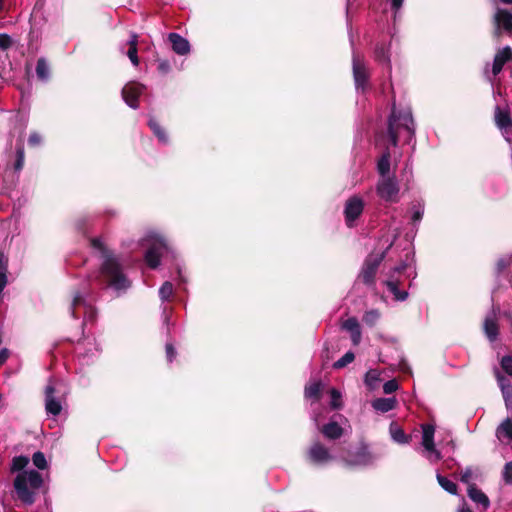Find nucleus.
<instances>
[{
  "label": "nucleus",
  "instance_id": "obj_37",
  "mask_svg": "<svg viewBox=\"0 0 512 512\" xmlns=\"http://www.w3.org/2000/svg\"><path fill=\"white\" fill-rule=\"evenodd\" d=\"M173 292V284L170 281H165L159 289V297L161 301H169L173 295Z\"/></svg>",
  "mask_w": 512,
  "mask_h": 512
},
{
  "label": "nucleus",
  "instance_id": "obj_40",
  "mask_svg": "<svg viewBox=\"0 0 512 512\" xmlns=\"http://www.w3.org/2000/svg\"><path fill=\"white\" fill-rule=\"evenodd\" d=\"M32 461L35 467L40 470H44L47 468V460L43 452L37 451L32 456Z\"/></svg>",
  "mask_w": 512,
  "mask_h": 512
},
{
  "label": "nucleus",
  "instance_id": "obj_58",
  "mask_svg": "<svg viewBox=\"0 0 512 512\" xmlns=\"http://www.w3.org/2000/svg\"><path fill=\"white\" fill-rule=\"evenodd\" d=\"M509 265V261L506 259H499L497 262L498 272L503 271Z\"/></svg>",
  "mask_w": 512,
  "mask_h": 512
},
{
  "label": "nucleus",
  "instance_id": "obj_56",
  "mask_svg": "<svg viewBox=\"0 0 512 512\" xmlns=\"http://www.w3.org/2000/svg\"><path fill=\"white\" fill-rule=\"evenodd\" d=\"M158 70L163 73V74H166L170 71V64L167 60H161L159 61L158 63Z\"/></svg>",
  "mask_w": 512,
  "mask_h": 512
},
{
  "label": "nucleus",
  "instance_id": "obj_7",
  "mask_svg": "<svg viewBox=\"0 0 512 512\" xmlns=\"http://www.w3.org/2000/svg\"><path fill=\"white\" fill-rule=\"evenodd\" d=\"M306 457L309 463L315 466H326L337 459L332 448L326 447L320 441H314L307 450Z\"/></svg>",
  "mask_w": 512,
  "mask_h": 512
},
{
  "label": "nucleus",
  "instance_id": "obj_50",
  "mask_svg": "<svg viewBox=\"0 0 512 512\" xmlns=\"http://www.w3.org/2000/svg\"><path fill=\"white\" fill-rule=\"evenodd\" d=\"M398 383L396 380L392 379L384 383L383 392L385 394H392L398 389Z\"/></svg>",
  "mask_w": 512,
  "mask_h": 512
},
{
  "label": "nucleus",
  "instance_id": "obj_60",
  "mask_svg": "<svg viewBox=\"0 0 512 512\" xmlns=\"http://www.w3.org/2000/svg\"><path fill=\"white\" fill-rule=\"evenodd\" d=\"M504 4H512V0H500Z\"/></svg>",
  "mask_w": 512,
  "mask_h": 512
},
{
  "label": "nucleus",
  "instance_id": "obj_59",
  "mask_svg": "<svg viewBox=\"0 0 512 512\" xmlns=\"http://www.w3.org/2000/svg\"><path fill=\"white\" fill-rule=\"evenodd\" d=\"M457 512H472L470 508L466 506L464 503L461 507L458 508Z\"/></svg>",
  "mask_w": 512,
  "mask_h": 512
},
{
  "label": "nucleus",
  "instance_id": "obj_34",
  "mask_svg": "<svg viewBox=\"0 0 512 512\" xmlns=\"http://www.w3.org/2000/svg\"><path fill=\"white\" fill-rule=\"evenodd\" d=\"M425 211L424 203L421 201H417L414 203L411 207V221L414 225H417L420 223V221L423 218Z\"/></svg>",
  "mask_w": 512,
  "mask_h": 512
},
{
  "label": "nucleus",
  "instance_id": "obj_38",
  "mask_svg": "<svg viewBox=\"0 0 512 512\" xmlns=\"http://www.w3.org/2000/svg\"><path fill=\"white\" fill-rule=\"evenodd\" d=\"M321 391V382H313L305 387V397L318 399Z\"/></svg>",
  "mask_w": 512,
  "mask_h": 512
},
{
  "label": "nucleus",
  "instance_id": "obj_55",
  "mask_svg": "<svg viewBox=\"0 0 512 512\" xmlns=\"http://www.w3.org/2000/svg\"><path fill=\"white\" fill-rule=\"evenodd\" d=\"M176 271L178 275V281L183 284L187 283V278L184 274V267L180 264H177Z\"/></svg>",
  "mask_w": 512,
  "mask_h": 512
},
{
  "label": "nucleus",
  "instance_id": "obj_49",
  "mask_svg": "<svg viewBox=\"0 0 512 512\" xmlns=\"http://www.w3.org/2000/svg\"><path fill=\"white\" fill-rule=\"evenodd\" d=\"M474 471L471 467H467L461 474V482L469 485H472L471 480L473 479Z\"/></svg>",
  "mask_w": 512,
  "mask_h": 512
},
{
  "label": "nucleus",
  "instance_id": "obj_36",
  "mask_svg": "<svg viewBox=\"0 0 512 512\" xmlns=\"http://www.w3.org/2000/svg\"><path fill=\"white\" fill-rule=\"evenodd\" d=\"M29 463V458L27 456H23V455H20V456H15L13 459H12V462H11V471L12 472H23L25 471L24 468L28 465Z\"/></svg>",
  "mask_w": 512,
  "mask_h": 512
},
{
  "label": "nucleus",
  "instance_id": "obj_15",
  "mask_svg": "<svg viewBox=\"0 0 512 512\" xmlns=\"http://www.w3.org/2000/svg\"><path fill=\"white\" fill-rule=\"evenodd\" d=\"M341 459L347 466H368L375 461V457L366 447L357 449L347 457L341 456Z\"/></svg>",
  "mask_w": 512,
  "mask_h": 512
},
{
  "label": "nucleus",
  "instance_id": "obj_3",
  "mask_svg": "<svg viewBox=\"0 0 512 512\" xmlns=\"http://www.w3.org/2000/svg\"><path fill=\"white\" fill-rule=\"evenodd\" d=\"M402 134L406 135L407 143H410L415 135L412 112L410 108L397 109L393 106L388 119V138L392 146H397Z\"/></svg>",
  "mask_w": 512,
  "mask_h": 512
},
{
  "label": "nucleus",
  "instance_id": "obj_14",
  "mask_svg": "<svg viewBox=\"0 0 512 512\" xmlns=\"http://www.w3.org/2000/svg\"><path fill=\"white\" fill-rule=\"evenodd\" d=\"M494 121L497 128L507 142H512V119L507 109L495 107Z\"/></svg>",
  "mask_w": 512,
  "mask_h": 512
},
{
  "label": "nucleus",
  "instance_id": "obj_4",
  "mask_svg": "<svg viewBox=\"0 0 512 512\" xmlns=\"http://www.w3.org/2000/svg\"><path fill=\"white\" fill-rule=\"evenodd\" d=\"M44 479L36 470L20 472L13 481L16 498L25 506H31L43 487Z\"/></svg>",
  "mask_w": 512,
  "mask_h": 512
},
{
  "label": "nucleus",
  "instance_id": "obj_61",
  "mask_svg": "<svg viewBox=\"0 0 512 512\" xmlns=\"http://www.w3.org/2000/svg\"><path fill=\"white\" fill-rule=\"evenodd\" d=\"M4 8V0H0V11Z\"/></svg>",
  "mask_w": 512,
  "mask_h": 512
},
{
  "label": "nucleus",
  "instance_id": "obj_44",
  "mask_svg": "<svg viewBox=\"0 0 512 512\" xmlns=\"http://www.w3.org/2000/svg\"><path fill=\"white\" fill-rule=\"evenodd\" d=\"M24 148L22 146H18L16 150V161L14 164L15 171L19 172L24 166Z\"/></svg>",
  "mask_w": 512,
  "mask_h": 512
},
{
  "label": "nucleus",
  "instance_id": "obj_39",
  "mask_svg": "<svg viewBox=\"0 0 512 512\" xmlns=\"http://www.w3.org/2000/svg\"><path fill=\"white\" fill-rule=\"evenodd\" d=\"M355 358V355L353 352L348 351L346 352L340 359H338L336 362H334L333 367L335 369H341L348 364H350Z\"/></svg>",
  "mask_w": 512,
  "mask_h": 512
},
{
  "label": "nucleus",
  "instance_id": "obj_22",
  "mask_svg": "<svg viewBox=\"0 0 512 512\" xmlns=\"http://www.w3.org/2000/svg\"><path fill=\"white\" fill-rule=\"evenodd\" d=\"M467 494L468 497L482 510L485 511L490 507L489 498L475 484L469 485L467 489Z\"/></svg>",
  "mask_w": 512,
  "mask_h": 512
},
{
  "label": "nucleus",
  "instance_id": "obj_27",
  "mask_svg": "<svg viewBox=\"0 0 512 512\" xmlns=\"http://www.w3.org/2000/svg\"><path fill=\"white\" fill-rule=\"evenodd\" d=\"M389 46L385 43H378L375 47L374 57L379 64L386 65L388 70L391 71Z\"/></svg>",
  "mask_w": 512,
  "mask_h": 512
},
{
  "label": "nucleus",
  "instance_id": "obj_11",
  "mask_svg": "<svg viewBox=\"0 0 512 512\" xmlns=\"http://www.w3.org/2000/svg\"><path fill=\"white\" fill-rule=\"evenodd\" d=\"M385 257V251L377 254V255H369L361 269V272L359 274V279L365 283L366 285H372L374 283V278L376 275V272L378 270V267L382 260Z\"/></svg>",
  "mask_w": 512,
  "mask_h": 512
},
{
  "label": "nucleus",
  "instance_id": "obj_28",
  "mask_svg": "<svg viewBox=\"0 0 512 512\" xmlns=\"http://www.w3.org/2000/svg\"><path fill=\"white\" fill-rule=\"evenodd\" d=\"M389 434L391 439L398 444H409L411 441V436L407 435L396 422H391Z\"/></svg>",
  "mask_w": 512,
  "mask_h": 512
},
{
  "label": "nucleus",
  "instance_id": "obj_42",
  "mask_svg": "<svg viewBox=\"0 0 512 512\" xmlns=\"http://www.w3.org/2000/svg\"><path fill=\"white\" fill-rule=\"evenodd\" d=\"M495 376L501 392L512 389L510 380L503 376L497 369L495 370Z\"/></svg>",
  "mask_w": 512,
  "mask_h": 512
},
{
  "label": "nucleus",
  "instance_id": "obj_53",
  "mask_svg": "<svg viewBox=\"0 0 512 512\" xmlns=\"http://www.w3.org/2000/svg\"><path fill=\"white\" fill-rule=\"evenodd\" d=\"M12 40L8 34H0V48L6 50L11 46Z\"/></svg>",
  "mask_w": 512,
  "mask_h": 512
},
{
  "label": "nucleus",
  "instance_id": "obj_54",
  "mask_svg": "<svg viewBox=\"0 0 512 512\" xmlns=\"http://www.w3.org/2000/svg\"><path fill=\"white\" fill-rule=\"evenodd\" d=\"M166 357L168 362H172L176 357V350L171 343L166 344Z\"/></svg>",
  "mask_w": 512,
  "mask_h": 512
},
{
  "label": "nucleus",
  "instance_id": "obj_57",
  "mask_svg": "<svg viewBox=\"0 0 512 512\" xmlns=\"http://www.w3.org/2000/svg\"><path fill=\"white\" fill-rule=\"evenodd\" d=\"M10 355V352L7 348H2L0 350V365H2L3 363L6 362V360L8 359Z\"/></svg>",
  "mask_w": 512,
  "mask_h": 512
},
{
  "label": "nucleus",
  "instance_id": "obj_5",
  "mask_svg": "<svg viewBox=\"0 0 512 512\" xmlns=\"http://www.w3.org/2000/svg\"><path fill=\"white\" fill-rule=\"evenodd\" d=\"M311 417L324 438L328 440H337L343 436L345 430L341 424L343 422H347V419L343 415H334L329 422L322 426H320V416L318 414L313 413Z\"/></svg>",
  "mask_w": 512,
  "mask_h": 512
},
{
  "label": "nucleus",
  "instance_id": "obj_17",
  "mask_svg": "<svg viewBox=\"0 0 512 512\" xmlns=\"http://www.w3.org/2000/svg\"><path fill=\"white\" fill-rule=\"evenodd\" d=\"M145 87L137 82H130L126 84L122 89V98L125 103L132 109H137L138 98L144 92Z\"/></svg>",
  "mask_w": 512,
  "mask_h": 512
},
{
  "label": "nucleus",
  "instance_id": "obj_47",
  "mask_svg": "<svg viewBox=\"0 0 512 512\" xmlns=\"http://www.w3.org/2000/svg\"><path fill=\"white\" fill-rule=\"evenodd\" d=\"M500 365L505 373H507L509 376H512V356H503L500 361Z\"/></svg>",
  "mask_w": 512,
  "mask_h": 512
},
{
  "label": "nucleus",
  "instance_id": "obj_10",
  "mask_svg": "<svg viewBox=\"0 0 512 512\" xmlns=\"http://www.w3.org/2000/svg\"><path fill=\"white\" fill-rule=\"evenodd\" d=\"M422 446L425 451L426 458L434 463L441 459V453L435 448L434 434L435 427L432 424H423L422 426Z\"/></svg>",
  "mask_w": 512,
  "mask_h": 512
},
{
  "label": "nucleus",
  "instance_id": "obj_23",
  "mask_svg": "<svg viewBox=\"0 0 512 512\" xmlns=\"http://www.w3.org/2000/svg\"><path fill=\"white\" fill-rule=\"evenodd\" d=\"M173 51L178 55H187L190 52L189 41L180 34L172 32L168 35Z\"/></svg>",
  "mask_w": 512,
  "mask_h": 512
},
{
  "label": "nucleus",
  "instance_id": "obj_9",
  "mask_svg": "<svg viewBox=\"0 0 512 512\" xmlns=\"http://www.w3.org/2000/svg\"><path fill=\"white\" fill-rule=\"evenodd\" d=\"M365 208V201L362 196L354 194L350 196L344 204V219L349 228L356 226L357 220L362 215Z\"/></svg>",
  "mask_w": 512,
  "mask_h": 512
},
{
  "label": "nucleus",
  "instance_id": "obj_21",
  "mask_svg": "<svg viewBox=\"0 0 512 512\" xmlns=\"http://www.w3.org/2000/svg\"><path fill=\"white\" fill-rule=\"evenodd\" d=\"M484 332L491 342H494L498 337L499 327L497 323V313L494 309L485 318Z\"/></svg>",
  "mask_w": 512,
  "mask_h": 512
},
{
  "label": "nucleus",
  "instance_id": "obj_51",
  "mask_svg": "<svg viewBox=\"0 0 512 512\" xmlns=\"http://www.w3.org/2000/svg\"><path fill=\"white\" fill-rule=\"evenodd\" d=\"M42 143V137L37 132H32L28 138V144L32 147H37L41 145Z\"/></svg>",
  "mask_w": 512,
  "mask_h": 512
},
{
  "label": "nucleus",
  "instance_id": "obj_43",
  "mask_svg": "<svg viewBox=\"0 0 512 512\" xmlns=\"http://www.w3.org/2000/svg\"><path fill=\"white\" fill-rule=\"evenodd\" d=\"M331 401L330 405L333 409H340L342 407V395L339 390L332 388L330 390Z\"/></svg>",
  "mask_w": 512,
  "mask_h": 512
},
{
  "label": "nucleus",
  "instance_id": "obj_52",
  "mask_svg": "<svg viewBox=\"0 0 512 512\" xmlns=\"http://www.w3.org/2000/svg\"><path fill=\"white\" fill-rule=\"evenodd\" d=\"M501 393L505 402L506 409L512 412V388Z\"/></svg>",
  "mask_w": 512,
  "mask_h": 512
},
{
  "label": "nucleus",
  "instance_id": "obj_41",
  "mask_svg": "<svg viewBox=\"0 0 512 512\" xmlns=\"http://www.w3.org/2000/svg\"><path fill=\"white\" fill-rule=\"evenodd\" d=\"M379 318H380V313H379L377 310L372 309V310L367 311V312L364 314V316H363V322H364L366 325H368V326L372 327V326H374V325L377 323V321L379 320Z\"/></svg>",
  "mask_w": 512,
  "mask_h": 512
},
{
  "label": "nucleus",
  "instance_id": "obj_1",
  "mask_svg": "<svg viewBox=\"0 0 512 512\" xmlns=\"http://www.w3.org/2000/svg\"><path fill=\"white\" fill-rule=\"evenodd\" d=\"M91 246L99 252L101 265L99 282L113 291L117 296H123L132 287V280L125 270L124 258L112 252L101 237L91 239Z\"/></svg>",
  "mask_w": 512,
  "mask_h": 512
},
{
  "label": "nucleus",
  "instance_id": "obj_35",
  "mask_svg": "<svg viewBox=\"0 0 512 512\" xmlns=\"http://www.w3.org/2000/svg\"><path fill=\"white\" fill-rule=\"evenodd\" d=\"M436 478H437V481H438L439 485L445 491H447L448 493H450L452 495H456L457 494V485L454 482H452L448 478L442 476L440 473H437Z\"/></svg>",
  "mask_w": 512,
  "mask_h": 512
},
{
  "label": "nucleus",
  "instance_id": "obj_24",
  "mask_svg": "<svg viewBox=\"0 0 512 512\" xmlns=\"http://www.w3.org/2000/svg\"><path fill=\"white\" fill-rule=\"evenodd\" d=\"M496 438L504 444L512 443V419L506 418L504 419L499 426L496 428L495 432Z\"/></svg>",
  "mask_w": 512,
  "mask_h": 512
},
{
  "label": "nucleus",
  "instance_id": "obj_46",
  "mask_svg": "<svg viewBox=\"0 0 512 512\" xmlns=\"http://www.w3.org/2000/svg\"><path fill=\"white\" fill-rule=\"evenodd\" d=\"M502 479L506 485L512 486V461L507 462L502 470Z\"/></svg>",
  "mask_w": 512,
  "mask_h": 512
},
{
  "label": "nucleus",
  "instance_id": "obj_18",
  "mask_svg": "<svg viewBox=\"0 0 512 512\" xmlns=\"http://www.w3.org/2000/svg\"><path fill=\"white\" fill-rule=\"evenodd\" d=\"M496 26V34L503 29L507 33H512V13L506 9L497 8L493 17Z\"/></svg>",
  "mask_w": 512,
  "mask_h": 512
},
{
  "label": "nucleus",
  "instance_id": "obj_19",
  "mask_svg": "<svg viewBox=\"0 0 512 512\" xmlns=\"http://www.w3.org/2000/svg\"><path fill=\"white\" fill-rule=\"evenodd\" d=\"M55 388L50 382L45 388V408L48 414L58 416L62 410L61 403L54 396Z\"/></svg>",
  "mask_w": 512,
  "mask_h": 512
},
{
  "label": "nucleus",
  "instance_id": "obj_32",
  "mask_svg": "<svg viewBox=\"0 0 512 512\" xmlns=\"http://www.w3.org/2000/svg\"><path fill=\"white\" fill-rule=\"evenodd\" d=\"M148 125L150 129L153 131L154 135L158 138L159 142L162 144L168 143V135L164 128L160 126V124L153 118L149 119Z\"/></svg>",
  "mask_w": 512,
  "mask_h": 512
},
{
  "label": "nucleus",
  "instance_id": "obj_25",
  "mask_svg": "<svg viewBox=\"0 0 512 512\" xmlns=\"http://www.w3.org/2000/svg\"><path fill=\"white\" fill-rule=\"evenodd\" d=\"M137 42H138V36L135 33H132L130 35L129 40L126 42L125 45L128 46L127 51H124V46L122 45L120 47V50L125 53L128 58L130 59L133 66L137 67L139 65V58H138V50H137Z\"/></svg>",
  "mask_w": 512,
  "mask_h": 512
},
{
  "label": "nucleus",
  "instance_id": "obj_2",
  "mask_svg": "<svg viewBox=\"0 0 512 512\" xmlns=\"http://www.w3.org/2000/svg\"><path fill=\"white\" fill-rule=\"evenodd\" d=\"M96 294L90 287V283L85 281L73 293V298L69 307L71 316L75 319L83 318L82 326L88 322H93L97 316L95 307Z\"/></svg>",
  "mask_w": 512,
  "mask_h": 512
},
{
  "label": "nucleus",
  "instance_id": "obj_13",
  "mask_svg": "<svg viewBox=\"0 0 512 512\" xmlns=\"http://www.w3.org/2000/svg\"><path fill=\"white\" fill-rule=\"evenodd\" d=\"M75 352L83 364H89L99 355L100 348L95 339L84 338L77 343Z\"/></svg>",
  "mask_w": 512,
  "mask_h": 512
},
{
  "label": "nucleus",
  "instance_id": "obj_12",
  "mask_svg": "<svg viewBox=\"0 0 512 512\" xmlns=\"http://www.w3.org/2000/svg\"><path fill=\"white\" fill-rule=\"evenodd\" d=\"M352 69L356 91L364 92L367 87L369 73L366 64L355 52H353L352 57Z\"/></svg>",
  "mask_w": 512,
  "mask_h": 512
},
{
  "label": "nucleus",
  "instance_id": "obj_33",
  "mask_svg": "<svg viewBox=\"0 0 512 512\" xmlns=\"http://www.w3.org/2000/svg\"><path fill=\"white\" fill-rule=\"evenodd\" d=\"M380 372L377 369H370L364 378V383L368 387L369 390H374L378 387L380 382Z\"/></svg>",
  "mask_w": 512,
  "mask_h": 512
},
{
  "label": "nucleus",
  "instance_id": "obj_29",
  "mask_svg": "<svg viewBox=\"0 0 512 512\" xmlns=\"http://www.w3.org/2000/svg\"><path fill=\"white\" fill-rule=\"evenodd\" d=\"M371 405L377 412L386 413L395 409L397 400L395 397L377 398L372 401Z\"/></svg>",
  "mask_w": 512,
  "mask_h": 512
},
{
  "label": "nucleus",
  "instance_id": "obj_6",
  "mask_svg": "<svg viewBox=\"0 0 512 512\" xmlns=\"http://www.w3.org/2000/svg\"><path fill=\"white\" fill-rule=\"evenodd\" d=\"M147 241L150 247L145 253V261L150 268L155 269L159 266L162 254L168 250V246L165 239L157 233H149Z\"/></svg>",
  "mask_w": 512,
  "mask_h": 512
},
{
  "label": "nucleus",
  "instance_id": "obj_48",
  "mask_svg": "<svg viewBox=\"0 0 512 512\" xmlns=\"http://www.w3.org/2000/svg\"><path fill=\"white\" fill-rule=\"evenodd\" d=\"M161 311H162L161 317H162L163 325H165L167 327V332L169 333V325H170V321H171L172 309H170L166 305H163V306H161Z\"/></svg>",
  "mask_w": 512,
  "mask_h": 512
},
{
  "label": "nucleus",
  "instance_id": "obj_31",
  "mask_svg": "<svg viewBox=\"0 0 512 512\" xmlns=\"http://www.w3.org/2000/svg\"><path fill=\"white\" fill-rule=\"evenodd\" d=\"M36 75L42 82H47L50 78V67L46 59L43 57L37 60Z\"/></svg>",
  "mask_w": 512,
  "mask_h": 512
},
{
  "label": "nucleus",
  "instance_id": "obj_16",
  "mask_svg": "<svg viewBox=\"0 0 512 512\" xmlns=\"http://www.w3.org/2000/svg\"><path fill=\"white\" fill-rule=\"evenodd\" d=\"M407 267L408 263L402 262L399 266L393 268L389 279L386 281V286L389 292L393 294L395 300L397 301H404L408 297V293L406 291L399 290V280L395 277V274L403 272L407 269Z\"/></svg>",
  "mask_w": 512,
  "mask_h": 512
},
{
  "label": "nucleus",
  "instance_id": "obj_45",
  "mask_svg": "<svg viewBox=\"0 0 512 512\" xmlns=\"http://www.w3.org/2000/svg\"><path fill=\"white\" fill-rule=\"evenodd\" d=\"M389 3L393 12V21L396 22L400 17V9L403 6L404 0H389Z\"/></svg>",
  "mask_w": 512,
  "mask_h": 512
},
{
  "label": "nucleus",
  "instance_id": "obj_8",
  "mask_svg": "<svg viewBox=\"0 0 512 512\" xmlns=\"http://www.w3.org/2000/svg\"><path fill=\"white\" fill-rule=\"evenodd\" d=\"M400 186L395 176L380 177L376 184V193L385 202H399Z\"/></svg>",
  "mask_w": 512,
  "mask_h": 512
},
{
  "label": "nucleus",
  "instance_id": "obj_30",
  "mask_svg": "<svg viewBox=\"0 0 512 512\" xmlns=\"http://www.w3.org/2000/svg\"><path fill=\"white\" fill-rule=\"evenodd\" d=\"M377 171L380 177H391L390 175V152L385 151L377 162Z\"/></svg>",
  "mask_w": 512,
  "mask_h": 512
},
{
  "label": "nucleus",
  "instance_id": "obj_26",
  "mask_svg": "<svg viewBox=\"0 0 512 512\" xmlns=\"http://www.w3.org/2000/svg\"><path fill=\"white\" fill-rule=\"evenodd\" d=\"M343 328L350 333L353 345H358L362 336L358 320L356 318L347 319L343 324Z\"/></svg>",
  "mask_w": 512,
  "mask_h": 512
},
{
  "label": "nucleus",
  "instance_id": "obj_20",
  "mask_svg": "<svg viewBox=\"0 0 512 512\" xmlns=\"http://www.w3.org/2000/svg\"><path fill=\"white\" fill-rule=\"evenodd\" d=\"M512 59V49L509 46H505L500 49L493 60L492 73L497 76L503 69V66Z\"/></svg>",
  "mask_w": 512,
  "mask_h": 512
}]
</instances>
